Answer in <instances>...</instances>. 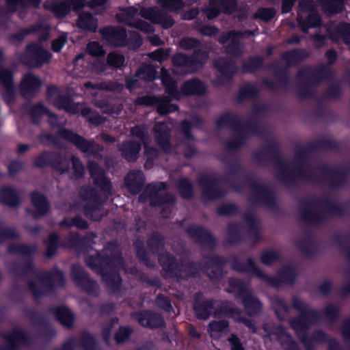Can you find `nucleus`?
<instances>
[{
  "label": "nucleus",
  "mask_w": 350,
  "mask_h": 350,
  "mask_svg": "<svg viewBox=\"0 0 350 350\" xmlns=\"http://www.w3.org/2000/svg\"><path fill=\"white\" fill-rule=\"evenodd\" d=\"M107 61L110 65L118 68L123 64L124 59L122 55L111 53L108 55Z\"/></svg>",
  "instance_id": "aec40b11"
},
{
  "label": "nucleus",
  "mask_w": 350,
  "mask_h": 350,
  "mask_svg": "<svg viewBox=\"0 0 350 350\" xmlns=\"http://www.w3.org/2000/svg\"><path fill=\"white\" fill-rule=\"evenodd\" d=\"M144 100H150V102H145L146 103H154L157 105L158 112L161 114L167 113L170 112L174 111L176 109V106L174 105L170 104L169 100L167 98H146Z\"/></svg>",
  "instance_id": "6e6552de"
},
{
  "label": "nucleus",
  "mask_w": 350,
  "mask_h": 350,
  "mask_svg": "<svg viewBox=\"0 0 350 350\" xmlns=\"http://www.w3.org/2000/svg\"><path fill=\"white\" fill-rule=\"evenodd\" d=\"M89 86H90V83H86V84H85V87H86V88H89Z\"/></svg>",
  "instance_id": "680f3d73"
},
{
  "label": "nucleus",
  "mask_w": 350,
  "mask_h": 350,
  "mask_svg": "<svg viewBox=\"0 0 350 350\" xmlns=\"http://www.w3.org/2000/svg\"><path fill=\"white\" fill-rule=\"evenodd\" d=\"M162 71V82L166 87V90L171 98L178 99L179 97L175 92L176 90V85L175 83L172 80L170 75L167 73L165 70H161Z\"/></svg>",
  "instance_id": "ddd939ff"
},
{
  "label": "nucleus",
  "mask_w": 350,
  "mask_h": 350,
  "mask_svg": "<svg viewBox=\"0 0 350 350\" xmlns=\"http://www.w3.org/2000/svg\"><path fill=\"white\" fill-rule=\"evenodd\" d=\"M262 13L265 14L261 16L265 20H269L273 16V12L271 10H263Z\"/></svg>",
  "instance_id": "79ce46f5"
},
{
  "label": "nucleus",
  "mask_w": 350,
  "mask_h": 350,
  "mask_svg": "<svg viewBox=\"0 0 350 350\" xmlns=\"http://www.w3.org/2000/svg\"><path fill=\"white\" fill-rule=\"evenodd\" d=\"M141 174L139 173H130L127 175L126 179H125V185L130 187L132 185V181L137 178V176H140Z\"/></svg>",
  "instance_id": "c9c22d12"
},
{
  "label": "nucleus",
  "mask_w": 350,
  "mask_h": 350,
  "mask_svg": "<svg viewBox=\"0 0 350 350\" xmlns=\"http://www.w3.org/2000/svg\"><path fill=\"white\" fill-rule=\"evenodd\" d=\"M116 36L120 37V40L118 41H113V44L116 46L123 45L124 44V41L123 40L124 38L127 37L126 33L124 31H120L119 32L115 33Z\"/></svg>",
  "instance_id": "2f4dec72"
},
{
  "label": "nucleus",
  "mask_w": 350,
  "mask_h": 350,
  "mask_svg": "<svg viewBox=\"0 0 350 350\" xmlns=\"http://www.w3.org/2000/svg\"><path fill=\"white\" fill-rule=\"evenodd\" d=\"M38 2L39 0H8V4L11 10L18 9L19 7H22L27 3L36 5Z\"/></svg>",
  "instance_id": "6ab92c4d"
},
{
  "label": "nucleus",
  "mask_w": 350,
  "mask_h": 350,
  "mask_svg": "<svg viewBox=\"0 0 350 350\" xmlns=\"http://www.w3.org/2000/svg\"><path fill=\"white\" fill-rule=\"evenodd\" d=\"M183 183L186 185V186L188 189H190V185L189 184V183L187 180H184Z\"/></svg>",
  "instance_id": "6e6d98bb"
},
{
  "label": "nucleus",
  "mask_w": 350,
  "mask_h": 350,
  "mask_svg": "<svg viewBox=\"0 0 350 350\" xmlns=\"http://www.w3.org/2000/svg\"><path fill=\"white\" fill-rule=\"evenodd\" d=\"M140 146L138 143H129L124 144L121 148L124 156L128 160L132 161L137 158Z\"/></svg>",
  "instance_id": "f8f14e48"
},
{
  "label": "nucleus",
  "mask_w": 350,
  "mask_h": 350,
  "mask_svg": "<svg viewBox=\"0 0 350 350\" xmlns=\"http://www.w3.org/2000/svg\"><path fill=\"white\" fill-rule=\"evenodd\" d=\"M343 26L347 31V33L345 36L346 42L350 45V25L349 24H345Z\"/></svg>",
  "instance_id": "37998d69"
},
{
  "label": "nucleus",
  "mask_w": 350,
  "mask_h": 350,
  "mask_svg": "<svg viewBox=\"0 0 350 350\" xmlns=\"http://www.w3.org/2000/svg\"><path fill=\"white\" fill-rule=\"evenodd\" d=\"M79 27L94 31L97 27L96 20L88 13L81 14L77 21Z\"/></svg>",
  "instance_id": "9d476101"
},
{
  "label": "nucleus",
  "mask_w": 350,
  "mask_h": 350,
  "mask_svg": "<svg viewBox=\"0 0 350 350\" xmlns=\"http://www.w3.org/2000/svg\"><path fill=\"white\" fill-rule=\"evenodd\" d=\"M106 2V0H92L89 2V6L98 11H102L105 8Z\"/></svg>",
  "instance_id": "c85d7f7f"
},
{
  "label": "nucleus",
  "mask_w": 350,
  "mask_h": 350,
  "mask_svg": "<svg viewBox=\"0 0 350 350\" xmlns=\"http://www.w3.org/2000/svg\"><path fill=\"white\" fill-rule=\"evenodd\" d=\"M239 36H241V33H231L228 35V40L232 42H235L237 40V37Z\"/></svg>",
  "instance_id": "49530a36"
},
{
  "label": "nucleus",
  "mask_w": 350,
  "mask_h": 350,
  "mask_svg": "<svg viewBox=\"0 0 350 350\" xmlns=\"http://www.w3.org/2000/svg\"><path fill=\"white\" fill-rule=\"evenodd\" d=\"M243 304L247 312L250 314L255 313L260 309V304L258 300L251 295L247 296L245 299Z\"/></svg>",
  "instance_id": "f3484780"
},
{
  "label": "nucleus",
  "mask_w": 350,
  "mask_h": 350,
  "mask_svg": "<svg viewBox=\"0 0 350 350\" xmlns=\"http://www.w3.org/2000/svg\"><path fill=\"white\" fill-rule=\"evenodd\" d=\"M56 105H57V107H59V108H65L66 110H67L70 113H75V110H72L68 107H64V105H58V104H56Z\"/></svg>",
  "instance_id": "8fccbe9b"
},
{
  "label": "nucleus",
  "mask_w": 350,
  "mask_h": 350,
  "mask_svg": "<svg viewBox=\"0 0 350 350\" xmlns=\"http://www.w3.org/2000/svg\"><path fill=\"white\" fill-rule=\"evenodd\" d=\"M14 194L13 191L10 189H5L1 191L0 193V199L3 202L8 204L10 205H14V204L12 202L11 199L14 198Z\"/></svg>",
  "instance_id": "b1692460"
},
{
  "label": "nucleus",
  "mask_w": 350,
  "mask_h": 350,
  "mask_svg": "<svg viewBox=\"0 0 350 350\" xmlns=\"http://www.w3.org/2000/svg\"><path fill=\"white\" fill-rule=\"evenodd\" d=\"M83 57V55H79L77 58H76V62L79 61L80 59H81Z\"/></svg>",
  "instance_id": "4d7b16f0"
},
{
  "label": "nucleus",
  "mask_w": 350,
  "mask_h": 350,
  "mask_svg": "<svg viewBox=\"0 0 350 350\" xmlns=\"http://www.w3.org/2000/svg\"><path fill=\"white\" fill-rule=\"evenodd\" d=\"M107 139L109 141V140H111V139H111L110 137H107Z\"/></svg>",
  "instance_id": "e2e57ef3"
},
{
  "label": "nucleus",
  "mask_w": 350,
  "mask_h": 350,
  "mask_svg": "<svg viewBox=\"0 0 350 350\" xmlns=\"http://www.w3.org/2000/svg\"><path fill=\"white\" fill-rule=\"evenodd\" d=\"M12 76L8 70H2L0 71V83L6 88L9 89L11 85Z\"/></svg>",
  "instance_id": "5701e85b"
},
{
  "label": "nucleus",
  "mask_w": 350,
  "mask_h": 350,
  "mask_svg": "<svg viewBox=\"0 0 350 350\" xmlns=\"http://www.w3.org/2000/svg\"><path fill=\"white\" fill-rule=\"evenodd\" d=\"M283 338H286L288 340H290V338H289V336H288L284 335V336H283Z\"/></svg>",
  "instance_id": "bf43d9fd"
},
{
  "label": "nucleus",
  "mask_w": 350,
  "mask_h": 350,
  "mask_svg": "<svg viewBox=\"0 0 350 350\" xmlns=\"http://www.w3.org/2000/svg\"><path fill=\"white\" fill-rule=\"evenodd\" d=\"M89 170L91 176L98 184L103 182L106 186L108 185L107 181L105 178L103 170L95 163L89 164Z\"/></svg>",
  "instance_id": "dca6fc26"
},
{
  "label": "nucleus",
  "mask_w": 350,
  "mask_h": 350,
  "mask_svg": "<svg viewBox=\"0 0 350 350\" xmlns=\"http://www.w3.org/2000/svg\"><path fill=\"white\" fill-rule=\"evenodd\" d=\"M87 50L91 55L100 56L104 55V51L96 42H92L89 43L87 46Z\"/></svg>",
  "instance_id": "4be33fe9"
},
{
  "label": "nucleus",
  "mask_w": 350,
  "mask_h": 350,
  "mask_svg": "<svg viewBox=\"0 0 350 350\" xmlns=\"http://www.w3.org/2000/svg\"><path fill=\"white\" fill-rule=\"evenodd\" d=\"M74 142L83 151L86 152L89 150V143L79 136L74 137Z\"/></svg>",
  "instance_id": "cd10ccee"
},
{
  "label": "nucleus",
  "mask_w": 350,
  "mask_h": 350,
  "mask_svg": "<svg viewBox=\"0 0 350 350\" xmlns=\"http://www.w3.org/2000/svg\"><path fill=\"white\" fill-rule=\"evenodd\" d=\"M150 42L154 45H159L161 44V40L156 36H150L149 38Z\"/></svg>",
  "instance_id": "a18cd8bd"
},
{
  "label": "nucleus",
  "mask_w": 350,
  "mask_h": 350,
  "mask_svg": "<svg viewBox=\"0 0 350 350\" xmlns=\"http://www.w3.org/2000/svg\"><path fill=\"white\" fill-rule=\"evenodd\" d=\"M132 134L138 136L139 138L142 139L144 141L145 134L144 131H142V129L141 127L137 126L133 129Z\"/></svg>",
  "instance_id": "4c0bfd02"
},
{
  "label": "nucleus",
  "mask_w": 350,
  "mask_h": 350,
  "mask_svg": "<svg viewBox=\"0 0 350 350\" xmlns=\"http://www.w3.org/2000/svg\"><path fill=\"white\" fill-rule=\"evenodd\" d=\"M194 310L196 315L201 319H205L208 317V312L204 310L203 312H201V308L198 306H194Z\"/></svg>",
  "instance_id": "58836bf2"
},
{
  "label": "nucleus",
  "mask_w": 350,
  "mask_h": 350,
  "mask_svg": "<svg viewBox=\"0 0 350 350\" xmlns=\"http://www.w3.org/2000/svg\"><path fill=\"white\" fill-rule=\"evenodd\" d=\"M44 29V27H42V26H38V27H36L34 29H33V31H36V32H40L41 31H42Z\"/></svg>",
  "instance_id": "3c124183"
},
{
  "label": "nucleus",
  "mask_w": 350,
  "mask_h": 350,
  "mask_svg": "<svg viewBox=\"0 0 350 350\" xmlns=\"http://www.w3.org/2000/svg\"><path fill=\"white\" fill-rule=\"evenodd\" d=\"M66 42V35L62 34L52 43V49L55 52L60 51Z\"/></svg>",
  "instance_id": "393cba45"
},
{
  "label": "nucleus",
  "mask_w": 350,
  "mask_h": 350,
  "mask_svg": "<svg viewBox=\"0 0 350 350\" xmlns=\"http://www.w3.org/2000/svg\"><path fill=\"white\" fill-rule=\"evenodd\" d=\"M281 340V342H282V345L286 348V349H290V347H288L287 345H286L285 343H284V339L282 338H280V339Z\"/></svg>",
  "instance_id": "5fc2aeb1"
},
{
  "label": "nucleus",
  "mask_w": 350,
  "mask_h": 350,
  "mask_svg": "<svg viewBox=\"0 0 350 350\" xmlns=\"http://www.w3.org/2000/svg\"><path fill=\"white\" fill-rule=\"evenodd\" d=\"M182 90L185 94H201L204 92L205 88L200 81L193 79L185 83Z\"/></svg>",
  "instance_id": "9b49d317"
},
{
  "label": "nucleus",
  "mask_w": 350,
  "mask_h": 350,
  "mask_svg": "<svg viewBox=\"0 0 350 350\" xmlns=\"http://www.w3.org/2000/svg\"><path fill=\"white\" fill-rule=\"evenodd\" d=\"M230 5H234L233 0H211L206 9L207 16L209 18H214L220 11H228V6Z\"/></svg>",
  "instance_id": "20e7f679"
},
{
  "label": "nucleus",
  "mask_w": 350,
  "mask_h": 350,
  "mask_svg": "<svg viewBox=\"0 0 350 350\" xmlns=\"http://www.w3.org/2000/svg\"><path fill=\"white\" fill-rule=\"evenodd\" d=\"M85 5V0H48L44 6L58 16L66 15L70 10H78Z\"/></svg>",
  "instance_id": "f03ea898"
},
{
  "label": "nucleus",
  "mask_w": 350,
  "mask_h": 350,
  "mask_svg": "<svg viewBox=\"0 0 350 350\" xmlns=\"http://www.w3.org/2000/svg\"><path fill=\"white\" fill-rule=\"evenodd\" d=\"M72 163L73 169L75 171V172L77 173V175L82 174L83 172V167L81 161L78 159L73 157L72 159Z\"/></svg>",
  "instance_id": "c756f323"
},
{
  "label": "nucleus",
  "mask_w": 350,
  "mask_h": 350,
  "mask_svg": "<svg viewBox=\"0 0 350 350\" xmlns=\"http://www.w3.org/2000/svg\"><path fill=\"white\" fill-rule=\"evenodd\" d=\"M182 194H183V196H185V197H187V196H188L186 193H183H183H182Z\"/></svg>",
  "instance_id": "0e129e2a"
},
{
  "label": "nucleus",
  "mask_w": 350,
  "mask_h": 350,
  "mask_svg": "<svg viewBox=\"0 0 350 350\" xmlns=\"http://www.w3.org/2000/svg\"><path fill=\"white\" fill-rule=\"evenodd\" d=\"M115 280H116V282H119L120 280V277L118 275L115 276Z\"/></svg>",
  "instance_id": "13d9d810"
},
{
  "label": "nucleus",
  "mask_w": 350,
  "mask_h": 350,
  "mask_svg": "<svg viewBox=\"0 0 350 350\" xmlns=\"http://www.w3.org/2000/svg\"><path fill=\"white\" fill-rule=\"evenodd\" d=\"M18 148H19V150H20L21 152H23L24 150H25L27 149V146H25V145H20V146H18Z\"/></svg>",
  "instance_id": "603ef678"
},
{
  "label": "nucleus",
  "mask_w": 350,
  "mask_h": 350,
  "mask_svg": "<svg viewBox=\"0 0 350 350\" xmlns=\"http://www.w3.org/2000/svg\"><path fill=\"white\" fill-rule=\"evenodd\" d=\"M163 187H164V185L163 183H160L159 184V189L163 188Z\"/></svg>",
  "instance_id": "052dcab7"
},
{
  "label": "nucleus",
  "mask_w": 350,
  "mask_h": 350,
  "mask_svg": "<svg viewBox=\"0 0 350 350\" xmlns=\"http://www.w3.org/2000/svg\"><path fill=\"white\" fill-rule=\"evenodd\" d=\"M340 10V8H334V7H332V8H330V12H338Z\"/></svg>",
  "instance_id": "864d4df0"
},
{
  "label": "nucleus",
  "mask_w": 350,
  "mask_h": 350,
  "mask_svg": "<svg viewBox=\"0 0 350 350\" xmlns=\"http://www.w3.org/2000/svg\"><path fill=\"white\" fill-rule=\"evenodd\" d=\"M198 14V11L196 10H192L189 13L185 15V18L187 20H190L193 18Z\"/></svg>",
  "instance_id": "c03bdc74"
},
{
  "label": "nucleus",
  "mask_w": 350,
  "mask_h": 350,
  "mask_svg": "<svg viewBox=\"0 0 350 350\" xmlns=\"http://www.w3.org/2000/svg\"><path fill=\"white\" fill-rule=\"evenodd\" d=\"M275 256L273 253L265 252L262 255L261 260L264 263L269 264L273 260Z\"/></svg>",
  "instance_id": "e433bc0d"
},
{
  "label": "nucleus",
  "mask_w": 350,
  "mask_h": 350,
  "mask_svg": "<svg viewBox=\"0 0 350 350\" xmlns=\"http://www.w3.org/2000/svg\"><path fill=\"white\" fill-rule=\"evenodd\" d=\"M229 341L232 345V350H243L242 347L240 345L239 340L237 337L234 336H232L230 339Z\"/></svg>",
  "instance_id": "473e14b6"
},
{
  "label": "nucleus",
  "mask_w": 350,
  "mask_h": 350,
  "mask_svg": "<svg viewBox=\"0 0 350 350\" xmlns=\"http://www.w3.org/2000/svg\"><path fill=\"white\" fill-rule=\"evenodd\" d=\"M180 44L185 49L193 47L196 44V41L191 38L184 39L181 41Z\"/></svg>",
  "instance_id": "f704fd0d"
},
{
  "label": "nucleus",
  "mask_w": 350,
  "mask_h": 350,
  "mask_svg": "<svg viewBox=\"0 0 350 350\" xmlns=\"http://www.w3.org/2000/svg\"><path fill=\"white\" fill-rule=\"evenodd\" d=\"M245 323L247 324V326H250V325L248 323L245 322Z\"/></svg>",
  "instance_id": "774afa93"
},
{
  "label": "nucleus",
  "mask_w": 350,
  "mask_h": 350,
  "mask_svg": "<svg viewBox=\"0 0 350 350\" xmlns=\"http://www.w3.org/2000/svg\"><path fill=\"white\" fill-rule=\"evenodd\" d=\"M133 36L134 39H135V42H136L135 46H139L141 44V43H142L141 38L137 34H136V33H133Z\"/></svg>",
  "instance_id": "09e8293b"
},
{
  "label": "nucleus",
  "mask_w": 350,
  "mask_h": 350,
  "mask_svg": "<svg viewBox=\"0 0 350 350\" xmlns=\"http://www.w3.org/2000/svg\"><path fill=\"white\" fill-rule=\"evenodd\" d=\"M342 332L345 337H350V322L343 325Z\"/></svg>",
  "instance_id": "a19ab883"
},
{
  "label": "nucleus",
  "mask_w": 350,
  "mask_h": 350,
  "mask_svg": "<svg viewBox=\"0 0 350 350\" xmlns=\"http://www.w3.org/2000/svg\"><path fill=\"white\" fill-rule=\"evenodd\" d=\"M130 329L126 327L120 328L116 334V340L118 343L124 341L130 334Z\"/></svg>",
  "instance_id": "a878e982"
},
{
  "label": "nucleus",
  "mask_w": 350,
  "mask_h": 350,
  "mask_svg": "<svg viewBox=\"0 0 350 350\" xmlns=\"http://www.w3.org/2000/svg\"><path fill=\"white\" fill-rule=\"evenodd\" d=\"M56 315L59 321L65 326L70 327L73 323V315L67 308L62 307L57 310Z\"/></svg>",
  "instance_id": "4468645a"
},
{
  "label": "nucleus",
  "mask_w": 350,
  "mask_h": 350,
  "mask_svg": "<svg viewBox=\"0 0 350 350\" xmlns=\"http://www.w3.org/2000/svg\"><path fill=\"white\" fill-rule=\"evenodd\" d=\"M39 85V79L32 74L25 75L21 82V88L26 92L35 89Z\"/></svg>",
  "instance_id": "2eb2a0df"
},
{
  "label": "nucleus",
  "mask_w": 350,
  "mask_h": 350,
  "mask_svg": "<svg viewBox=\"0 0 350 350\" xmlns=\"http://www.w3.org/2000/svg\"><path fill=\"white\" fill-rule=\"evenodd\" d=\"M169 127L165 124H157L154 126V136L157 144L166 152H168Z\"/></svg>",
  "instance_id": "39448f33"
},
{
  "label": "nucleus",
  "mask_w": 350,
  "mask_h": 350,
  "mask_svg": "<svg viewBox=\"0 0 350 350\" xmlns=\"http://www.w3.org/2000/svg\"><path fill=\"white\" fill-rule=\"evenodd\" d=\"M28 52L32 56L33 59L29 61L25 59H21V61L24 64L31 66L41 65L51 59V54L39 46H35L29 48Z\"/></svg>",
  "instance_id": "7ed1b4c3"
},
{
  "label": "nucleus",
  "mask_w": 350,
  "mask_h": 350,
  "mask_svg": "<svg viewBox=\"0 0 350 350\" xmlns=\"http://www.w3.org/2000/svg\"><path fill=\"white\" fill-rule=\"evenodd\" d=\"M46 37H44V38H42V40H45V39H46Z\"/></svg>",
  "instance_id": "338daca9"
},
{
  "label": "nucleus",
  "mask_w": 350,
  "mask_h": 350,
  "mask_svg": "<svg viewBox=\"0 0 350 350\" xmlns=\"http://www.w3.org/2000/svg\"><path fill=\"white\" fill-rule=\"evenodd\" d=\"M228 323L224 321H214L209 325V333L214 338H219L226 333Z\"/></svg>",
  "instance_id": "1a4fd4ad"
},
{
  "label": "nucleus",
  "mask_w": 350,
  "mask_h": 350,
  "mask_svg": "<svg viewBox=\"0 0 350 350\" xmlns=\"http://www.w3.org/2000/svg\"><path fill=\"white\" fill-rule=\"evenodd\" d=\"M327 57L330 62H332L336 57V53L333 51H329L326 54Z\"/></svg>",
  "instance_id": "de8ad7c7"
},
{
  "label": "nucleus",
  "mask_w": 350,
  "mask_h": 350,
  "mask_svg": "<svg viewBox=\"0 0 350 350\" xmlns=\"http://www.w3.org/2000/svg\"><path fill=\"white\" fill-rule=\"evenodd\" d=\"M169 55V53L163 49H158L150 54V57L159 62H161L166 59Z\"/></svg>",
  "instance_id": "bb28decb"
},
{
  "label": "nucleus",
  "mask_w": 350,
  "mask_h": 350,
  "mask_svg": "<svg viewBox=\"0 0 350 350\" xmlns=\"http://www.w3.org/2000/svg\"><path fill=\"white\" fill-rule=\"evenodd\" d=\"M118 18L126 24L140 29L146 33L153 31L152 27L141 20V18L148 19L154 23H161L163 27L168 28L173 25V21L157 12L154 8L140 9L129 8L118 14Z\"/></svg>",
  "instance_id": "f257e3e1"
},
{
  "label": "nucleus",
  "mask_w": 350,
  "mask_h": 350,
  "mask_svg": "<svg viewBox=\"0 0 350 350\" xmlns=\"http://www.w3.org/2000/svg\"><path fill=\"white\" fill-rule=\"evenodd\" d=\"M292 327L297 332H299L301 329L305 330L306 325L302 320H297L292 323Z\"/></svg>",
  "instance_id": "7c9ffc66"
},
{
  "label": "nucleus",
  "mask_w": 350,
  "mask_h": 350,
  "mask_svg": "<svg viewBox=\"0 0 350 350\" xmlns=\"http://www.w3.org/2000/svg\"><path fill=\"white\" fill-rule=\"evenodd\" d=\"M137 320L143 326L150 327H160L163 324V320L160 315L150 312L138 314Z\"/></svg>",
  "instance_id": "423d86ee"
},
{
  "label": "nucleus",
  "mask_w": 350,
  "mask_h": 350,
  "mask_svg": "<svg viewBox=\"0 0 350 350\" xmlns=\"http://www.w3.org/2000/svg\"><path fill=\"white\" fill-rule=\"evenodd\" d=\"M187 62V57L182 54H178L173 57V62L177 65H183Z\"/></svg>",
  "instance_id": "72a5a7b5"
},
{
  "label": "nucleus",
  "mask_w": 350,
  "mask_h": 350,
  "mask_svg": "<svg viewBox=\"0 0 350 350\" xmlns=\"http://www.w3.org/2000/svg\"><path fill=\"white\" fill-rule=\"evenodd\" d=\"M293 0H283V12H288L292 8Z\"/></svg>",
  "instance_id": "ea45409f"
},
{
  "label": "nucleus",
  "mask_w": 350,
  "mask_h": 350,
  "mask_svg": "<svg viewBox=\"0 0 350 350\" xmlns=\"http://www.w3.org/2000/svg\"><path fill=\"white\" fill-rule=\"evenodd\" d=\"M163 6L166 9L176 11L182 6V0H160Z\"/></svg>",
  "instance_id": "412c9836"
},
{
  "label": "nucleus",
  "mask_w": 350,
  "mask_h": 350,
  "mask_svg": "<svg viewBox=\"0 0 350 350\" xmlns=\"http://www.w3.org/2000/svg\"><path fill=\"white\" fill-rule=\"evenodd\" d=\"M193 334V336H196V337H198V336H199V335H198V334H196H196Z\"/></svg>",
  "instance_id": "69168bd1"
},
{
  "label": "nucleus",
  "mask_w": 350,
  "mask_h": 350,
  "mask_svg": "<svg viewBox=\"0 0 350 350\" xmlns=\"http://www.w3.org/2000/svg\"><path fill=\"white\" fill-rule=\"evenodd\" d=\"M31 200L32 205L35 209L33 212L35 217L40 216L48 211L49 205L42 195L38 193H33L31 196Z\"/></svg>",
  "instance_id": "0eeeda50"
},
{
  "label": "nucleus",
  "mask_w": 350,
  "mask_h": 350,
  "mask_svg": "<svg viewBox=\"0 0 350 350\" xmlns=\"http://www.w3.org/2000/svg\"><path fill=\"white\" fill-rule=\"evenodd\" d=\"M137 77L145 80L151 81L155 79L156 72L152 66H146L139 69Z\"/></svg>",
  "instance_id": "a211bd4d"
}]
</instances>
